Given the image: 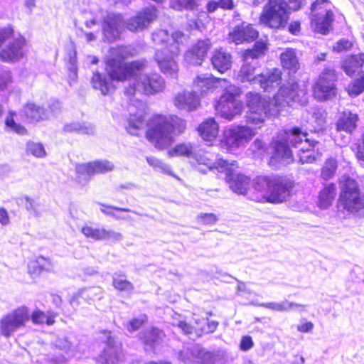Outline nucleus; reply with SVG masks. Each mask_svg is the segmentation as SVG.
Here are the masks:
<instances>
[{
    "label": "nucleus",
    "mask_w": 364,
    "mask_h": 364,
    "mask_svg": "<svg viewBox=\"0 0 364 364\" xmlns=\"http://www.w3.org/2000/svg\"><path fill=\"white\" fill-rule=\"evenodd\" d=\"M109 52L107 60V73L112 80H128V85L124 87V94L127 97H133L136 93L152 95L164 89V80L159 74L142 73L147 66L146 60L124 62V60L132 56L128 47L112 48Z\"/></svg>",
    "instance_id": "obj_1"
},
{
    "label": "nucleus",
    "mask_w": 364,
    "mask_h": 364,
    "mask_svg": "<svg viewBox=\"0 0 364 364\" xmlns=\"http://www.w3.org/2000/svg\"><path fill=\"white\" fill-rule=\"evenodd\" d=\"M292 102L301 105L308 102L306 89L300 87L295 82H289L280 87L271 102L262 98L259 93L249 92L246 94L247 122L260 128L267 117H277L283 107L289 106Z\"/></svg>",
    "instance_id": "obj_2"
},
{
    "label": "nucleus",
    "mask_w": 364,
    "mask_h": 364,
    "mask_svg": "<svg viewBox=\"0 0 364 364\" xmlns=\"http://www.w3.org/2000/svg\"><path fill=\"white\" fill-rule=\"evenodd\" d=\"M156 17V10L154 8L143 9L126 21H123L120 14H108L104 18L102 23L104 40L112 42L119 38L124 26L130 31H141L146 28Z\"/></svg>",
    "instance_id": "obj_3"
},
{
    "label": "nucleus",
    "mask_w": 364,
    "mask_h": 364,
    "mask_svg": "<svg viewBox=\"0 0 364 364\" xmlns=\"http://www.w3.org/2000/svg\"><path fill=\"white\" fill-rule=\"evenodd\" d=\"M186 127V122L176 116L155 115L149 122L146 136L155 148L165 149Z\"/></svg>",
    "instance_id": "obj_4"
},
{
    "label": "nucleus",
    "mask_w": 364,
    "mask_h": 364,
    "mask_svg": "<svg viewBox=\"0 0 364 364\" xmlns=\"http://www.w3.org/2000/svg\"><path fill=\"white\" fill-rule=\"evenodd\" d=\"M306 136L307 134L303 132L299 127H294L289 132L279 134L272 142L274 154L270 161L275 160L284 164H289L292 161L293 158L292 151L289 144L299 149L302 145L311 146V145Z\"/></svg>",
    "instance_id": "obj_5"
},
{
    "label": "nucleus",
    "mask_w": 364,
    "mask_h": 364,
    "mask_svg": "<svg viewBox=\"0 0 364 364\" xmlns=\"http://www.w3.org/2000/svg\"><path fill=\"white\" fill-rule=\"evenodd\" d=\"M292 188L293 184L289 179L277 176L257 177L255 184V190L263 193V198L272 203L286 200Z\"/></svg>",
    "instance_id": "obj_6"
},
{
    "label": "nucleus",
    "mask_w": 364,
    "mask_h": 364,
    "mask_svg": "<svg viewBox=\"0 0 364 364\" xmlns=\"http://www.w3.org/2000/svg\"><path fill=\"white\" fill-rule=\"evenodd\" d=\"M179 359L190 364H224L226 357L223 350L209 351L200 346H194L191 349L181 350Z\"/></svg>",
    "instance_id": "obj_7"
},
{
    "label": "nucleus",
    "mask_w": 364,
    "mask_h": 364,
    "mask_svg": "<svg viewBox=\"0 0 364 364\" xmlns=\"http://www.w3.org/2000/svg\"><path fill=\"white\" fill-rule=\"evenodd\" d=\"M340 203L344 209L356 213L364 208V195L360 192L356 181L343 176L341 180Z\"/></svg>",
    "instance_id": "obj_8"
},
{
    "label": "nucleus",
    "mask_w": 364,
    "mask_h": 364,
    "mask_svg": "<svg viewBox=\"0 0 364 364\" xmlns=\"http://www.w3.org/2000/svg\"><path fill=\"white\" fill-rule=\"evenodd\" d=\"M240 94V90L231 84L225 85L223 95L215 104L217 112L224 119L232 120L242 113L243 105L236 97Z\"/></svg>",
    "instance_id": "obj_9"
},
{
    "label": "nucleus",
    "mask_w": 364,
    "mask_h": 364,
    "mask_svg": "<svg viewBox=\"0 0 364 364\" xmlns=\"http://www.w3.org/2000/svg\"><path fill=\"white\" fill-rule=\"evenodd\" d=\"M289 9L284 0H269L264 8L260 21L270 28H283L289 20Z\"/></svg>",
    "instance_id": "obj_10"
},
{
    "label": "nucleus",
    "mask_w": 364,
    "mask_h": 364,
    "mask_svg": "<svg viewBox=\"0 0 364 364\" xmlns=\"http://www.w3.org/2000/svg\"><path fill=\"white\" fill-rule=\"evenodd\" d=\"M256 134V131L248 126H235L225 129L220 145L223 149L235 151L247 144Z\"/></svg>",
    "instance_id": "obj_11"
},
{
    "label": "nucleus",
    "mask_w": 364,
    "mask_h": 364,
    "mask_svg": "<svg viewBox=\"0 0 364 364\" xmlns=\"http://www.w3.org/2000/svg\"><path fill=\"white\" fill-rule=\"evenodd\" d=\"M30 317L29 309L26 306H19L7 313L0 318V335L9 338L14 332L25 327Z\"/></svg>",
    "instance_id": "obj_12"
},
{
    "label": "nucleus",
    "mask_w": 364,
    "mask_h": 364,
    "mask_svg": "<svg viewBox=\"0 0 364 364\" xmlns=\"http://www.w3.org/2000/svg\"><path fill=\"white\" fill-rule=\"evenodd\" d=\"M266 50V43L263 41H258L255 43L252 49L245 50L243 56L245 63L237 74V79L239 81L241 82H250L252 84H257L258 75H255L256 66L255 64L249 62V60L260 58L264 55Z\"/></svg>",
    "instance_id": "obj_13"
},
{
    "label": "nucleus",
    "mask_w": 364,
    "mask_h": 364,
    "mask_svg": "<svg viewBox=\"0 0 364 364\" xmlns=\"http://www.w3.org/2000/svg\"><path fill=\"white\" fill-rule=\"evenodd\" d=\"M328 0H316L311 5L312 24L314 30L322 34L328 33L332 22L333 14L328 9Z\"/></svg>",
    "instance_id": "obj_14"
},
{
    "label": "nucleus",
    "mask_w": 364,
    "mask_h": 364,
    "mask_svg": "<svg viewBox=\"0 0 364 364\" xmlns=\"http://www.w3.org/2000/svg\"><path fill=\"white\" fill-rule=\"evenodd\" d=\"M193 159L198 164L197 169L203 173H205L208 171L216 170L218 172L230 174L235 170V161L228 163L227 161L218 159L214 161L213 155L207 151H199L195 154Z\"/></svg>",
    "instance_id": "obj_15"
},
{
    "label": "nucleus",
    "mask_w": 364,
    "mask_h": 364,
    "mask_svg": "<svg viewBox=\"0 0 364 364\" xmlns=\"http://www.w3.org/2000/svg\"><path fill=\"white\" fill-rule=\"evenodd\" d=\"M336 75L334 70L326 69L316 82L314 93L318 100H326L335 95V81Z\"/></svg>",
    "instance_id": "obj_16"
},
{
    "label": "nucleus",
    "mask_w": 364,
    "mask_h": 364,
    "mask_svg": "<svg viewBox=\"0 0 364 364\" xmlns=\"http://www.w3.org/2000/svg\"><path fill=\"white\" fill-rule=\"evenodd\" d=\"M185 39V35L181 31H175L169 35L166 30L159 29L152 33V41L156 44L162 45L163 48L171 49L173 54L180 53L179 46Z\"/></svg>",
    "instance_id": "obj_17"
},
{
    "label": "nucleus",
    "mask_w": 364,
    "mask_h": 364,
    "mask_svg": "<svg viewBox=\"0 0 364 364\" xmlns=\"http://www.w3.org/2000/svg\"><path fill=\"white\" fill-rule=\"evenodd\" d=\"M178 54H173L171 52V49H168L167 48H162L156 51L155 60L164 74L173 78L177 77L178 65L176 63V57Z\"/></svg>",
    "instance_id": "obj_18"
},
{
    "label": "nucleus",
    "mask_w": 364,
    "mask_h": 364,
    "mask_svg": "<svg viewBox=\"0 0 364 364\" xmlns=\"http://www.w3.org/2000/svg\"><path fill=\"white\" fill-rule=\"evenodd\" d=\"M230 82L225 79L213 77L211 74H200L193 81L194 92L200 97L208 92L209 90L218 86L225 89V85Z\"/></svg>",
    "instance_id": "obj_19"
},
{
    "label": "nucleus",
    "mask_w": 364,
    "mask_h": 364,
    "mask_svg": "<svg viewBox=\"0 0 364 364\" xmlns=\"http://www.w3.org/2000/svg\"><path fill=\"white\" fill-rule=\"evenodd\" d=\"M114 167L113 164L107 160L95 161L77 165L76 172L79 180L82 177H85V179L87 180L95 174L112 171Z\"/></svg>",
    "instance_id": "obj_20"
},
{
    "label": "nucleus",
    "mask_w": 364,
    "mask_h": 364,
    "mask_svg": "<svg viewBox=\"0 0 364 364\" xmlns=\"http://www.w3.org/2000/svg\"><path fill=\"white\" fill-rule=\"evenodd\" d=\"M26 40L21 36L14 39L0 52V59L7 63H15L24 56Z\"/></svg>",
    "instance_id": "obj_21"
},
{
    "label": "nucleus",
    "mask_w": 364,
    "mask_h": 364,
    "mask_svg": "<svg viewBox=\"0 0 364 364\" xmlns=\"http://www.w3.org/2000/svg\"><path fill=\"white\" fill-rule=\"evenodd\" d=\"M124 360L122 345L117 343L110 333H107V345L98 362L100 364H121Z\"/></svg>",
    "instance_id": "obj_22"
},
{
    "label": "nucleus",
    "mask_w": 364,
    "mask_h": 364,
    "mask_svg": "<svg viewBox=\"0 0 364 364\" xmlns=\"http://www.w3.org/2000/svg\"><path fill=\"white\" fill-rule=\"evenodd\" d=\"M282 71L278 68H272L258 75L257 84L266 92H272L282 82Z\"/></svg>",
    "instance_id": "obj_23"
},
{
    "label": "nucleus",
    "mask_w": 364,
    "mask_h": 364,
    "mask_svg": "<svg viewBox=\"0 0 364 364\" xmlns=\"http://www.w3.org/2000/svg\"><path fill=\"white\" fill-rule=\"evenodd\" d=\"M210 48L208 39L198 41L190 51L185 55V60L189 64L200 65L203 58L205 57Z\"/></svg>",
    "instance_id": "obj_24"
},
{
    "label": "nucleus",
    "mask_w": 364,
    "mask_h": 364,
    "mask_svg": "<svg viewBox=\"0 0 364 364\" xmlns=\"http://www.w3.org/2000/svg\"><path fill=\"white\" fill-rule=\"evenodd\" d=\"M237 168V164L235 162V166H234L235 170L232 173L230 174L225 173L226 181L233 192L237 194L245 195L249 187L250 178L243 174H236Z\"/></svg>",
    "instance_id": "obj_25"
},
{
    "label": "nucleus",
    "mask_w": 364,
    "mask_h": 364,
    "mask_svg": "<svg viewBox=\"0 0 364 364\" xmlns=\"http://www.w3.org/2000/svg\"><path fill=\"white\" fill-rule=\"evenodd\" d=\"M258 36V32L250 25L242 24L236 27L230 33V39L236 44L242 43L245 41H252Z\"/></svg>",
    "instance_id": "obj_26"
},
{
    "label": "nucleus",
    "mask_w": 364,
    "mask_h": 364,
    "mask_svg": "<svg viewBox=\"0 0 364 364\" xmlns=\"http://www.w3.org/2000/svg\"><path fill=\"white\" fill-rule=\"evenodd\" d=\"M199 97L192 92H179L175 97L174 105L179 109L193 110L199 105Z\"/></svg>",
    "instance_id": "obj_27"
},
{
    "label": "nucleus",
    "mask_w": 364,
    "mask_h": 364,
    "mask_svg": "<svg viewBox=\"0 0 364 364\" xmlns=\"http://www.w3.org/2000/svg\"><path fill=\"white\" fill-rule=\"evenodd\" d=\"M138 110L136 113L131 114L127 129L132 135H138V131L144 125V104L140 100L136 101Z\"/></svg>",
    "instance_id": "obj_28"
},
{
    "label": "nucleus",
    "mask_w": 364,
    "mask_h": 364,
    "mask_svg": "<svg viewBox=\"0 0 364 364\" xmlns=\"http://www.w3.org/2000/svg\"><path fill=\"white\" fill-rule=\"evenodd\" d=\"M213 67L220 73H225L232 66V57L223 49L216 50L211 58Z\"/></svg>",
    "instance_id": "obj_29"
},
{
    "label": "nucleus",
    "mask_w": 364,
    "mask_h": 364,
    "mask_svg": "<svg viewBox=\"0 0 364 364\" xmlns=\"http://www.w3.org/2000/svg\"><path fill=\"white\" fill-rule=\"evenodd\" d=\"M358 116L350 111H344L336 123L337 131L351 133L357 127Z\"/></svg>",
    "instance_id": "obj_30"
},
{
    "label": "nucleus",
    "mask_w": 364,
    "mask_h": 364,
    "mask_svg": "<svg viewBox=\"0 0 364 364\" xmlns=\"http://www.w3.org/2000/svg\"><path fill=\"white\" fill-rule=\"evenodd\" d=\"M282 67L290 73H296L300 68L296 52L292 48H287L280 55Z\"/></svg>",
    "instance_id": "obj_31"
},
{
    "label": "nucleus",
    "mask_w": 364,
    "mask_h": 364,
    "mask_svg": "<svg viewBox=\"0 0 364 364\" xmlns=\"http://www.w3.org/2000/svg\"><path fill=\"white\" fill-rule=\"evenodd\" d=\"M198 132L204 140L211 141L218 134V124L213 118H209L199 126Z\"/></svg>",
    "instance_id": "obj_32"
},
{
    "label": "nucleus",
    "mask_w": 364,
    "mask_h": 364,
    "mask_svg": "<svg viewBox=\"0 0 364 364\" xmlns=\"http://www.w3.org/2000/svg\"><path fill=\"white\" fill-rule=\"evenodd\" d=\"M363 63L364 54L359 53L346 58L342 68L348 75L353 76L355 73H359V70L363 66Z\"/></svg>",
    "instance_id": "obj_33"
},
{
    "label": "nucleus",
    "mask_w": 364,
    "mask_h": 364,
    "mask_svg": "<svg viewBox=\"0 0 364 364\" xmlns=\"http://www.w3.org/2000/svg\"><path fill=\"white\" fill-rule=\"evenodd\" d=\"M336 195V188L333 183H328L321 191L318 205L321 209H326L331 205Z\"/></svg>",
    "instance_id": "obj_34"
},
{
    "label": "nucleus",
    "mask_w": 364,
    "mask_h": 364,
    "mask_svg": "<svg viewBox=\"0 0 364 364\" xmlns=\"http://www.w3.org/2000/svg\"><path fill=\"white\" fill-rule=\"evenodd\" d=\"M91 84L94 89L99 90L103 95H108L112 89V82L105 74L95 72L91 78Z\"/></svg>",
    "instance_id": "obj_35"
},
{
    "label": "nucleus",
    "mask_w": 364,
    "mask_h": 364,
    "mask_svg": "<svg viewBox=\"0 0 364 364\" xmlns=\"http://www.w3.org/2000/svg\"><path fill=\"white\" fill-rule=\"evenodd\" d=\"M26 116L33 121H39L50 118V114L45 112L44 108L33 103H28L24 107Z\"/></svg>",
    "instance_id": "obj_36"
},
{
    "label": "nucleus",
    "mask_w": 364,
    "mask_h": 364,
    "mask_svg": "<svg viewBox=\"0 0 364 364\" xmlns=\"http://www.w3.org/2000/svg\"><path fill=\"white\" fill-rule=\"evenodd\" d=\"M259 306H262L269 309H271L274 311H289L290 310L294 309L296 308H304V305L299 304L294 302H290L287 300H284L282 302H269V303H262L258 304Z\"/></svg>",
    "instance_id": "obj_37"
},
{
    "label": "nucleus",
    "mask_w": 364,
    "mask_h": 364,
    "mask_svg": "<svg viewBox=\"0 0 364 364\" xmlns=\"http://www.w3.org/2000/svg\"><path fill=\"white\" fill-rule=\"evenodd\" d=\"M311 146H308L307 145H302L298 151V156L299 158V161L301 164H311L313 163L316 160V152L314 149L315 146L318 144L317 141H312L310 142Z\"/></svg>",
    "instance_id": "obj_38"
},
{
    "label": "nucleus",
    "mask_w": 364,
    "mask_h": 364,
    "mask_svg": "<svg viewBox=\"0 0 364 364\" xmlns=\"http://www.w3.org/2000/svg\"><path fill=\"white\" fill-rule=\"evenodd\" d=\"M164 336V333L156 328H151L146 330L142 335L140 336L141 339L146 346L153 348L154 344L157 343Z\"/></svg>",
    "instance_id": "obj_39"
},
{
    "label": "nucleus",
    "mask_w": 364,
    "mask_h": 364,
    "mask_svg": "<svg viewBox=\"0 0 364 364\" xmlns=\"http://www.w3.org/2000/svg\"><path fill=\"white\" fill-rule=\"evenodd\" d=\"M193 146L191 143H181L168 151L169 156H187L190 157L193 154Z\"/></svg>",
    "instance_id": "obj_40"
},
{
    "label": "nucleus",
    "mask_w": 364,
    "mask_h": 364,
    "mask_svg": "<svg viewBox=\"0 0 364 364\" xmlns=\"http://www.w3.org/2000/svg\"><path fill=\"white\" fill-rule=\"evenodd\" d=\"M64 130L68 132H75L80 134H92L95 132L94 127L90 124H83L73 122L68 124L64 127Z\"/></svg>",
    "instance_id": "obj_41"
},
{
    "label": "nucleus",
    "mask_w": 364,
    "mask_h": 364,
    "mask_svg": "<svg viewBox=\"0 0 364 364\" xmlns=\"http://www.w3.org/2000/svg\"><path fill=\"white\" fill-rule=\"evenodd\" d=\"M337 169V161L336 159L331 158L326 161L321 169V177L325 180L331 178Z\"/></svg>",
    "instance_id": "obj_42"
},
{
    "label": "nucleus",
    "mask_w": 364,
    "mask_h": 364,
    "mask_svg": "<svg viewBox=\"0 0 364 364\" xmlns=\"http://www.w3.org/2000/svg\"><path fill=\"white\" fill-rule=\"evenodd\" d=\"M54 345L56 348L65 353H73L74 351V345L66 336H58L54 342Z\"/></svg>",
    "instance_id": "obj_43"
},
{
    "label": "nucleus",
    "mask_w": 364,
    "mask_h": 364,
    "mask_svg": "<svg viewBox=\"0 0 364 364\" xmlns=\"http://www.w3.org/2000/svg\"><path fill=\"white\" fill-rule=\"evenodd\" d=\"M112 284L114 288L121 291L130 292L133 290V284L126 279L124 276H114Z\"/></svg>",
    "instance_id": "obj_44"
},
{
    "label": "nucleus",
    "mask_w": 364,
    "mask_h": 364,
    "mask_svg": "<svg viewBox=\"0 0 364 364\" xmlns=\"http://www.w3.org/2000/svg\"><path fill=\"white\" fill-rule=\"evenodd\" d=\"M104 228H94L85 225L82 227L81 232L86 237L95 240H102Z\"/></svg>",
    "instance_id": "obj_45"
},
{
    "label": "nucleus",
    "mask_w": 364,
    "mask_h": 364,
    "mask_svg": "<svg viewBox=\"0 0 364 364\" xmlns=\"http://www.w3.org/2000/svg\"><path fill=\"white\" fill-rule=\"evenodd\" d=\"M26 153L38 158H42L46 155V150L43 144L33 141H29L27 143Z\"/></svg>",
    "instance_id": "obj_46"
},
{
    "label": "nucleus",
    "mask_w": 364,
    "mask_h": 364,
    "mask_svg": "<svg viewBox=\"0 0 364 364\" xmlns=\"http://www.w3.org/2000/svg\"><path fill=\"white\" fill-rule=\"evenodd\" d=\"M364 90V75L348 85L347 91L350 96H358Z\"/></svg>",
    "instance_id": "obj_47"
},
{
    "label": "nucleus",
    "mask_w": 364,
    "mask_h": 364,
    "mask_svg": "<svg viewBox=\"0 0 364 364\" xmlns=\"http://www.w3.org/2000/svg\"><path fill=\"white\" fill-rule=\"evenodd\" d=\"M147 163L152 166L155 170L165 173H170V167L168 164L164 163L161 160L155 157H146Z\"/></svg>",
    "instance_id": "obj_48"
},
{
    "label": "nucleus",
    "mask_w": 364,
    "mask_h": 364,
    "mask_svg": "<svg viewBox=\"0 0 364 364\" xmlns=\"http://www.w3.org/2000/svg\"><path fill=\"white\" fill-rule=\"evenodd\" d=\"M198 0H171V6L175 10L181 11L183 9H193Z\"/></svg>",
    "instance_id": "obj_49"
},
{
    "label": "nucleus",
    "mask_w": 364,
    "mask_h": 364,
    "mask_svg": "<svg viewBox=\"0 0 364 364\" xmlns=\"http://www.w3.org/2000/svg\"><path fill=\"white\" fill-rule=\"evenodd\" d=\"M147 321V317L144 314L139 315L136 318H134L127 324V329L129 332H134Z\"/></svg>",
    "instance_id": "obj_50"
},
{
    "label": "nucleus",
    "mask_w": 364,
    "mask_h": 364,
    "mask_svg": "<svg viewBox=\"0 0 364 364\" xmlns=\"http://www.w3.org/2000/svg\"><path fill=\"white\" fill-rule=\"evenodd\" d=\"M21 200L23 205L31 214L36 217L40 215L38 210V203L34 200L25 196Z\"/></svg>",
    "instance_id": "obj_51"
},
{
    "label": "nucleus",
    "mask_w": 364,
    "mask_h": 364,
    "mask_svg": "<svg viewBox=\"0 0 364 364\" xmlns=\"http://www.w3.org/2000/svg\"><path fill=\"white\" fill-rule=\"evenodd\" d=\"M123 240V235L119 232L103 228L102 240H110L113 242H118Z\"/></svg>",
    "instance_id": "obj_52"
},
{
    "label": "nucleus",
    "mask_w": 364,
    "mask_h": 364,
    "mask_svg": "<svg viewBox=\"0 0 364 364\" xmlns=\"http://www.w3.org/2000/svg\"><path fill=\"white\" fill-rule=\"evenodd\" d=\"M5 124L8 128L16 132L17 134H25L26 133V129L23 127L20 124H17L14 122L11 114L10 117H6L5 120Z\"/></svg>",
    "instance_id": "obj_53"
},
{
    "label": "nucleus",
    "mask_w": 364,
    "mask_h": 364,
    "mask_svg": "<svg viewBox=\"0 0 364 364\" xmlns=\"http://www.w3.org/2000/svg\"><path fill=\"white\" fill-rule=\"evenodd\" d=\"M218 220L213 213H200L197 216V221L203 225H213Z\"/></svg>",
    "instance_id": "obj_54"
},
{
    "label": "nucleus",
    "mask_w": 364,
    "mask_h": 364,
    "mask_svg": "<svg viewBox=\"0 0 364 364\" xmlns=\"http://www.w3.org/2000/svg\"><path fill=\"white\" fill-rule=\"evenodd\" d=\"M100 294V289L97 288H88L82 289L78 293V296L88 301L92 300Z\"/></svg>",
    "instance_id": "obj_55"
},
{
    "label": "nucleus",
    "mask_w": 364,
    "mask_h": 364,
    "mask_svg": "<svg viewBox=\"0 0 364 364\" xmlns=\"http://www.w3.org/2000/svg\"><path fill=\"white\" fill-rule=\"evenodd\" d=\"M173 325L178 327L186 335H192L194 332L199 335L195 328L185 321H178Z\"/></svg>",
    "instance_id": "obj_56"
},
{
    "label": "nucleus",
    "mask_w": 364,
    "mask_h": 364,
    "mask_svg": "<svg viewBox=\"0 0 364 364\" xmlns=\"http://www.w3.org/2000/svg\"><path fill=\"white\" fill-rule=\"evenodd\" d=\"M11 82V75L9 70L0 69V91L4 90Z\"/></svg>",
    "instance_id": "obj_57"
},
{
    "label": "nucleus",
    "mask_w": 364,
    "mask_h": 364,
    "mask_svg": "<svg viewBox=\"0 0 364 364\" xmlns=\"http://www.w3.org/2000/svg\"><path fill=\"white\" fill-rule=\"evenodd\" d=\"M61 110V105L59 101L53 100L50 101L48 109L45 110L46 112L50 114V117L56 115Z\"/></svg>",
    "instance_id": "obj_58"
},
{
    "label": "nucleus",
    "mask_w": 364,
    "mask_h": 364,
    "mask_svg": "<svg viewBox=\"0 0 364 364\" xmlns=\"http://www.w3.org/2000/svg\"><path fill=\"white\" fill-rule=\"evenodd\" d=\"M47 314L44 312L36 310L33 312L31 315L30 318H31L32 321L35 324H43L45 323Z\"/></svg>",
    "instance_id": "obj_59"
},
{
    "label": "nucleus",
    "mask_w": 364,
    "mask_h": 364,
    "mask_svg": "<svg viewBox=\"0 0 364 364\" xmlns=\"http://www.w3.org/2000/svg\"><path fill=\"white\" fill-rule=\"evenodd\" d=\"M35 260L36 263H33V265H40L41 269L44 271H50L51 269L52 263L49 259L43 257H38L35 259Z\"/></svg>",
    "instance_id": "obj_60"
},
{
    "label": "nucleus",
    "mask_w": 364,
    "mask_h": 364,
    "mask_svg": "<svg viewBox=\"0 0 364 364\" xmlns=\"http://www.w3.org/2000/svg\"><path fill=\"white\" fill-rule=\"evenodd\" d=\"M33 263H36V260H31L28 264V273L31 277H38L41 274V273L44 271L41 269L40 265H33Z\"/></svg>",
    "instance_id": "obj_61"
},
{
    "label": "nucleus",
    "mask_w": 364,
    "mask_h": 364,
    "mask_svg": "<svg viewBox=\"0 0 364 364\" xmlns=\"http://www.w3.org/2000/svg\"><path fill=\"white\" fill-rule=\"evenodd\" d=\"M14 31L11 28L7 27L0 30V46L4 42L13 36Z\"/></svg>",
    "instance_id": "obj_62"
},
{
    "label": "nucleus",
    "mask_w": 364,
    "mask_h": 364,
    "mask_svg": "<svg viewBox=\"0 0 364 364\" xmlns=\"http://www.w3.org/2000/svg\"><path fill=\"white\" fill-rule=\"evenodd\" d=\"M351 47V43L345 39H342L337 42L333 46V50L336 52H341L345 50H348Z\"/></svg>",
    "instance_id": "obj_63"
},
{
    "label": "nucleus",
    "mask_w": 364,
    "mask_h": 364,
    "mask_svg": "<svg viewBox=\"0 0 364 364\" xmlns=\"http://www.w3.org/2000/svg\"><path fill=\"white\" fill-rule=\"evenodd\" d=\"M253 346V341L250 336H246L242 338L240 341V349L244 351L249 350Z\"/></svg>",
    "instance_id": "obj_64"
}]
</instances>
